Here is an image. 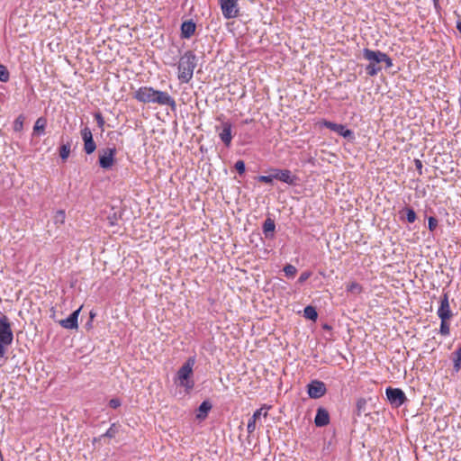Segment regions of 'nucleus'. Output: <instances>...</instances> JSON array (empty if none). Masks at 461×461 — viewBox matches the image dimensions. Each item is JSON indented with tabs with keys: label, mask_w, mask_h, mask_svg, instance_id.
I'll use <instances>...</instances> for the list:
<instances>
[{
	"label": "nucleus",
	"mask_w": 461,
	"mask_h": 461,
	"mask_svg": "<svg viewBox=\"0 0 461 461\" xmlns=\"http://www.w3.org/2000/svg\"><path fill=\"white\" fill-rule=\"evenodd\" d=\"M133 98L140 103L167 105L172 111L176 109L175 99L167 92L157 90L151 86H140L133 93Z\"/></svg>",
	"instance_id": "obj_1"
},
{
	"label": "nucleus",
	"mask_w": 461,
	"mask_h": 461,
	"mask_svg": "<svg viewBox=\"0 0 461 461\" xmlns=\"http://www.w3.org/2000/svg\"><path fill=\"white\" fill-rule=\"evenodd\" d=\"M197 66V57L192 50L185 51L179 59L177 64V78L181 83H189Z\"/></svg>",
	"instance_id": "obj_2"
},
{
	"label": "nucleus",
	"mask_w": 461,
	"mask_h": 461,
	"mask_svg": "<svg viewBox=\"0 0 461 461\" xmlns=\"http://www.w3.org/2000/svg\"><path fill=\"white\" fill-rule=\"evenodd\" d=\"M195 364V357H190L183 364V366L178 369L176 373V379L178 380V384L182 387H185L186 391H190L194 388V383L191 380V376L193 375V367Z\"/></svg>",
	"instance_id": "obj_3"
},
{
	"label": "nucleus",
	"mask_w": 461,
	"mask_h": 461,
	"mask_svg": "<svg viewBox=\"0 0 461 461\" xmlns=\"http://www.w3.org/2000/svg\"><path fill=\"white\" fill-rule=\"evenodd\" d=\"M362 56L364 59L369 62L365 68L366 73L369 77L376 76L383 69L380 50H373L368 48H365L362 50Z\"/></svg>",
	"instance_id": "obj_4"
},
{
	"label": "nucleus",
	"mask_w": 461,
	"mask_h": 461,
	"mask_svg": "<svg viewBox=\"0 0 461 461\" xmlns=\"http://www.w3.org/2000/svg\"><path fill=\"white\" fill-rule=\"evenodd\" d=\"M14 334L8 317L0 312V357L5 354V347L12 344Z\"/></svg>",
	"instance_id": "obj_5"
},
{
	"label": "nucleus",
	"mask_w": 461,
	"mask_h": 461,
	"mask_svg": "<svg viewBox=\"0 0 461 461\" xmlns=\"http://www.w3.org/2000/svg\"><path fill=\"white\" fill-rule=\"evenodd\" d=\"M219 4L224 18L232 19L239 16L238 0H219Z\"/></svg>",
	"instance_id": "obj_6"
},
{
	"label": "nucleus",
	"mask_w": 461,
	"mask_h": 461,
	"mask_svg": "<svg viewBox=\"0 0 461 461\" xmlns=\"http://www.w3.org/2000/svg\"><path fill=\"white\" fill-rule=\"evenodd\" d=\"M385 393L389 402L394 407H400L407 401L404 392L400 388L387 387Z\"/></svg>",
	"instance_id": "obj_7"
},
{
	"label": "nucleus",
	"mask_w": 461,
	"mask_h": 461,
	"mask_svg": "<svg viewBox=\"0 0 461 461\" xmlns=\"http://www.w3.org/2000/svg\"><path fill=\"white\" fill-rule=\"evenodd\" d=\"M323 125L327 129L338 133L339 135L348 140L349 141H352L355 140L354 131L349 129H347L346 126L343 124L335 123V122H332L330 121H324Z\"/></svg>",
	"instance_id": "obj_8"
},
{
	"label": "nucleus",
	"mask_w": 461,
	"mask_h": 461,
	"mask_svg": "<svg viewBox=\"0 0 461 461\" xmlns=\"http://www.w3.org/2000/svg\"><path fill=\"white\" fill-rule=\"evenodd\" d=\"M272 177L290 185H297L298 177L288 169H271Z\"/></svg>",
	"instance_id": "obj_9"
},
{
	"label": "nucleus",
	"mask_w": 461,
	"mask_h": 461,
	"mask_svg": "<svg viewBox=\"0 0 461 461\" xmlns=\"http://www.w3.org/2000/svg\"><path fill=\"white\" fill-rule=\"evenodd\" d=\"M327 392L326 384L320 380H312L307 384V393L312 399H319Z\"/></svg>",
	"instance_id": "obj_10"
},
{
	"label": "nucleus",
	"mask_w": 461,
	"mask_h": 461,
	"mask_svg": "<svg viewBox=\"0 0 461 461\" xmlns=\"http://www.w3.org/2000/svg\"><path fill=\"white\" fill-rule=\"evenodd\" d=\"M216 131H219V138L223 142V144L229 148L231 144L232 140V125L229 121H222L221 126L215 127Z\"/></svg>",
	"instance_id": "obj_11"
},
{
	"label": "nucleus",
	"mask_w": 461,
	"mask_h": 461,
	"mask_svg": "<svg viewBox=\"0 0 461 461\" xmlns=\"http://www.w3.org/2000/svg\"><path fill=\"white\" fill-rule=\"evenodd\" d=\"M80 135L84 142V151L90 155L96 149V144L93 139L92 131L87 126L84 127L80 131Z\"/></svg>",
	"instance_id": "obj_12"
},
{
	"label": "nucleus",
	"mask_w": 461,
	"mask_h": 461,
	"mask_svg": "<svg viewBox=\"0 0 461 461\" xmlns=\"http://www.w3.org/2000/svg\"><path fill=\"white\" fill-rule=\"evenodd\" d=\"M115 154V148L103 149V153L99 156V166L104 169L111 168L114 163Z\"/></svg>",
	"instance_id": "obj_13"
},
{
	"label": "nucleus",
	"mask_w": 461,
	"mask_h": 461,
	"mask_svg": "<svg viewBox=\"0 0 461 461\" xmlns=\"http://www.w3.org/2000/svg\"><path fill=\"white\" fill-rule=\"evenodd\" d=\"M440 305L438 309V316L439 319H448L450 320L453 316L452 312L450 310L449 306V301H448V294L445 293L440 297Z\"/></svg>",
	"instance_id": "obj_14"
},
{
	"label": "nucleus",
	"mask_w": 461,
	"mask_h": 461,
	"mask_svg": "<svg viewBox=\"0 0 461 461\" xmlns=\"http://www.w3.org/2000/svg\"><path fill=\"white\" fill-rule=\"evenodd\" d=\"M81 307L77 310L74 311L70 315L64 320H60L59 321V325L67 330H77L78 328V315L80 312Z\"/></svg>",
	"instance_id": "obj_15"
},
{
	"label": "nucleus",
	"mask_w": 461,
	"mask_h": 461,
	"mask_svg": "<svg viewBox=\"0 0 461 461\" xmlns=\"http://www.w3.org/2000/svg\"><path fill=\"white\" fill-rule=\"evenodd\" d=\"M271 407L267 406V404H264L261 408L257 410L253 415L249 418L248 425H247V430L249 434H252L256 429V422L260 418L261 415L264 417L267 416V411L262 412L263 410H269Z\"/></svg>",
	"instance_id": "obj_16"
},
{
	"label": "nucleus",
	"mask_w": 461,
	"mask_h": 461,
	"mask_svg": "<svg viewBox=\"0 0 461 461\" xmlns=\"http://www.w3.org/2000/svg\"><path fill=\"white\" fill-rule=\"evenodd\" d=\"M314 423L317 427H325L330 423V414L325 408L319 407L317 409Z\"/></svg>",
	"instance_id": "obj_17"
},
{
	"label": "nucleus",
	"mask_w": 461,
	"mask_h": 461,
	"mask_svg": "<svg viewBox=\"0 0 461 461\" xmlns=\"http://www.w3.org/2000/svg\"><path fill=\"white\" fill-rule=\"evenodd\" d=\"M196 29V24L192 21H185L181 24V38L182 39H189L192 35H194Z\"/></svg>",
	"instance_id": "obj_18"
},
{
	"label": "nucleus",
	"mask_w": 461,
	"mask_h": 461,
	"mask_svg": "<svg viewBox=\"0 0 461 461\" xmlns=\"http://www.w3.org/2000/svg\"><path fill=\"white\" fill-rule=\"evenodd\" d=\"M212 405L209 401H203L198 407L197 412H196V419L203 420H204L208 412L211 411Z\"/></svg>",
	"instance_id": "obj_19"
},
{
	"label": "nucleus",
	"mask_w": 461,
	"mask_h": 461,
	"mask_svg": "<svg viewBox=\"0 0 461 461\" xmlns=\"http://www.w3.org/2000/svg\"><path fill=\"white\" fill-rule=\"evenodd\" d=\"M263 232L266 238H273L276 229V223L271 218H267L263 223Z\"/></svg>",
	"instance_id": "obj_20"
},
{
	"label": "nucleus",
	"mask_w": 461,
	"mask_h": 461,
	"mask_svg": "<svg viewBox=\"0 0 461 461\" xmlns=\"http://www.w3.org/2000/svg\"><path fill=\"white\" fill-rule=\"evenodd\" d=\"M453 370L458 373L461 369V345L451 354Z\"/></svg>",
	"instance_id": "obj_21"
},
{
	"label": "nucleus",
	"mask_w": 461,
	"mask_h": 461,
	"mask_svg": "<svg viewBox=\"0 0 461 461\" xmlns=\"http://www.w3.org/2000/svg\"><path fill=\"white\" fill-rule=\"evenodd\" d=\"M366 404L367 401L365 398L357 399L354 414L357 417H360L362 414L366 416L368 415V413L366 412Z\"/></svg>",
	"instance_id": "obj_22"
},
{
	"label": "nucleus",
	"mask_w": 461,
	"mask_h": 461,
	"mask_svg": "<svg viewBox=\"0 0 461 461\" xmlns=\"http://www.w3.org/2000/svg\"><path fill=\"white\" fill-rule=\"evenodd\" d=\"M399 213L401 214V219L405 217L406 221L410 223L414 222L417 219L415 211L411 207L403 208Z\"/></svg>",
	"instance_id": "obj_23"
},
{
	"label": "nucleus",
	"mask_w": 461,
	"mask_h": 461,
	"mask_svg": "<svg viewBox=\"0 0 461 461\" xmlns=\"http://www.w3.org/2000/svg\"><path fill=\"white\" fill-rule=\"evenodd\" d=\"M47 125V119L45 117H40L36 120L33 126V133L40 135L43 133Z\"/></svg>",
	"instance_id": "obj_24"
},
{
	"label": "nucleus",
	"mask_w": 461,
	"mask_h": 461,
	"mask_svg": "<svg viewBox=\"0 0 461 461\" xmlns=\"http://www.w3.org/2000/svg\"><path fill=\"white\" fill-rule=\"evenodd\" d=\"M71 149V140H68L66 143H63L59 148V154L62 160H67L70 154Z\"/></svg>",
	"instance_id": "obj_25"
},
{
	"label": "nucleus",
	"mask_w": 461,
	"mask_h": 461,
	"mask_svg": "<svg viewBox=\"0 0 461 461\" xmlns=\"http://www.w3.org/2000/svg\"><path fill=\"white\" fill-rule=\"evenodd\" d=\"M303 316L310 321H316L318 318V312L315 307L308 305L303 310Z\"/></svg>",
	"instance_id": "obj_26"
},
{
	"label": "nucleus",
	"mask_w": 461,
	"mask_h": 461,
	"mask_svg": "<svg viewBox=\"0 0 461 461\" xmlns=\"http://www.w3.org/2000/svg\"><path fill=\"white\" fill-rule=\"evenodd\" d=\"M346 290L348 293L354 294H359L363 291V287L360 284L357 282H350L347 284Z\"/></svg>",
	"instance_id": "obj_27"
},
{
	"label": "nucleus",
	"mask_w": 461,
	"mask_h": 461,
	"mask_svg": "<svg viewBox=\"0 0 461 461\" xmlns=\"http://www.w3.org/2000/svg\"><path fill=\"white\" fill-rule=\"evenodd\" d=\"M24 116L20 114L14 122V131L16 132H20L23 129Z\"/></svg>",
	"instance_id": "obj_28"
},
{
	"label": "nucleus",
	"mask_w": 461,
	"mask_h": 461,
	"mask_svg": "<svg viewBox=\"0 0 461 461\" xmlns=\"http://www.w3.org/2000/svg\"><path fill=\"white\" fill-rule=\"evenodd\" d=\"M440 320H441V323H440L439 332L442 336H448L450 333V326H449V323L447 322L448 319H440Z\"/></svg>",
	"instance_id": "obj_29"
},
{
	"label": "nucleus",
	"mask_w": 461,
	"mask_h": 461,
	"mask_svg": "<svg viewBox=\"0 0 461 461\" xmlns=\"http://www.w3.org/2000/svg\"><path fill=\"white\" fill-rule=\"evenodd\" d=\"M10 78V74L7 68L5 65L0 64V81L7 82Z\"/></svg>",
	"instance_id": "obj_30"
},
{
	"label": "nucleus",
	"mask_w": 461,
	"mask_h": 461,
	"mask_svg": "<svg viewBox=\"0 0 461 461\" xmlns=\"http://www.w3.org/2000/svg\"><path fill=\"white\" fill-rule=\"evenodd\" d=\"M66 213L65 211L59 210L54 215V223L55 224H63L65 222Z\"/></svg>",
	"instance_id": "obj_31"
},
{
	"label": "nucleus",
	"mask_w": 461,
	"mask_h": 461,
	"mask_svg": "<svg viewBox=\"0 0 461 461\" xmlns=\"http://www.w3.org/2000/svg\"><path fill=\"white\" fill-rule=\"evenodd\" d=\"M284 272L287 277H294L297 272V269L294 266L287 264L284 267Z\"/></svg>",
	"instance_id": "obj_32"
},
{
	"label": "nucleus",
	"mask_w": 461,
	"mask_h": 461,
	"mask_svg": "<svg viewBox=\"0 0 461 461\" xmlns=\"http://www.w3.org/2000/svg\"><path fill=\"white\" fill-rule=\"evenodd\" d=\"M118 429L116 428L115 423H113L111 427L106 430V432L102 437H107L113 438L116 436Z\"/></svg>",
	"instance_id": "obj_33"
},
{
	"label": "nucleus",
	"mask_w": 461,
	"mask_h": 461,
	"mask_svg": "<svg viewBox=\"0 0 461 461\" xmlns=\"http://www.w3.org/2000/svg\"><path fill=\"white\" fill-rule=\"evenodd\" d=\"M381 63L382 64L384 63L386 68H390L391 67H393L392 59L386 53L382 52V51H381Z\"/></svg>",
	"instance_id": "obj_34"
},
{
	"label": "nucleus",
	"mask_w": 461,
	"mask_h": 461,
	"mask_svg": "<svg viewBox=\"0 0 461 461\" xmlns=\"http://www.w3.org/2000/svg\"><path fill=\"white\" fill-rule=\"evenodd\" d=\"M95 116V119L96 121V123H97V126L102 130L104 131V119L102 115V113L100 112H97L94 114Z\"/></svg>",
	"instance_id": "obj_35"
},
{
	"label": "nucleus",
	"mask_w": 461,
	"mask_h": 461,
	"mask_svg": "<svg viewBox=\"0 0 461 461\" xmlns=\"http://www.w3.org/2000/svg\"><path fill=\"white\" fill-rule=\"evenodd\" d=\"M234 167L240 175H242L245 173L246 166H245V162L243 160H238L235 163Z\"/></svg>",
	"instance_id": "obj_36"
},
{
	"label": "nucleus",
	"mask_w": 461,
	"mask_h": 461,
	"mask_svg": "<svg viewBox=\"0 0 461 461\" xmlns=\"http://www.w3.org/2000/svg\"><path fill=\"white\" fill-rule=\"evenodd\" d=\"M438 227V220L433 217V216H430L429 217L428 219V228L430 231H434Z\"/></svg>",
	"instance_id": "obj_37"
},
{
	"label": "nucleus",
	"mask_w": 461,
	"mask_h": 461,
	"mask_svg": "<svg viewBox=\"0 0 461 461\" xmlns=\"http://www.w3.org/2000/svg\"><path fill=\"white\" fill-rule=\"evenodd\" d=\"M275 178L272 177V173L268 176H259L258 180L261 183L271 184Z\"/></svg>",
	"instance_id": "obj_38"
},
{
	"label": "nucleus",
	"mask_w": 461,
	"mask_h": 461,
	"mask_svg": "<svg viewBox=\"0 0 461 461\" xmlns=\"http://www.w3.org/2000/svg\"><path fill=\"white\" fill-rule=\"evenodd\" d=\"M312 273L310 271H304L301 274V276L298 278V283L303 284L306 280H308L311 276Z\"/></svg>",
	"instance_id": "obj_39"
},
{
	"label": "nucleus",
	"mask_w": 461,
	"mask_h": 461,
	"mask_svg": "<svg viewBox=\"0 0 461 461\" xmlns=\"http://www.w3.org/2000/svg\"><path fill=\"white\" fill-rule=\"evenodd\" d=\"M109 406L113 409H116L121 406L122 402L121 400L118 398H113L109 401Z\"/></svg>",
	"instance_id": "obj_40"
},
{
	"label": "nucleus",
	"mask_w": 461,
	"mask_h": 461,
	"mask_svg": "<svg viewBox=\"0 0 461 461\" xmlns=\"http://www.w3.org/2000/svg\"><path fill=\"white\" fill-rule=\"evenodd\" d=\"M413 162H414V166H415L419 175L420 176L422 175V167H423V166H422L421 160H420L418 158H415Z\"/></svg>",
	"instance_id": "obj_41"
},
{
	"label": "nucleus",
	"mask_w": 461,
	"mask_h": 461,
	"mask_svg": "<svg viewBox=\"0 0 461 461\" xmlns=\"http://www.w3.org/2000/svg\"><path fill=\"white\" fill-rule=\"evenodd\" d=\"M456 29L461 33V21L456 22Z\"/></svg>",
	"instance_id": "obj_42"
}]
</instances>
